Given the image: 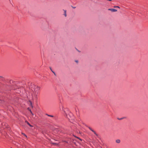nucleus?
<instances>
[{
	"label": "nucleus",
	"instance_id": "16",
	"mask_svg": "<svg viewBox=\"0 0 148 148\" xmlns=\"http://www.w3.org/2000/svg\"><path fill=\"white\" fill-rule=\"evenodd\" d=\"M32 114V115H34V114H33V113L32 112V113H31Z\"/></svg>",
	"mask_w": 148,
	"mask_h": 148
},
{
	"label": "nucleus",
	"instance_id": "15",
	"mask_svg": "<svg viewBox=\"0 0 148 148\" xmlns=\"http://www.w3.org/2000/svg\"><path fill=\"white\" fill-rule=\"evenodd\" d=\"M24 135L26 137H27L26 135L25 134H24Z\"/></svg>",
	"mask_w": 148,
	"mask_h": 148
},
{
	"label": "nucleus",
	"instance_id": "12",
	"mask_svg": "<svg viewBox=\"0 0 148 148\" xmlns=\"http://www.w3.org/2000/svg\"><path fill=\"white\" fill-rule=\"evenodd\" d=\"M30 113L31 114V113H32V111H31V109H30Z\"/></svg>",
	"mask_w": 148,
	"mask_h": 148
},
{
	"label": "nucleus",
	"instance_id": "7",
	"mask_svg": "<svg viewBox=\"0 0 148 148\" xmlns=\"http://www.w3.org/2000/svg\"><path fill=\"white\" fill-rule=\"evenodd\" d=\"M64 15L65 16V17L66 16V10H64Z\"/></svg>",
	"mask_w": 148,
	"mask_h": 148
},
{
	"label": "nucleus",
	"instance_id": "11",
	"mask_svg": "<svg viewBox=\"0 0 148 148\" xmlns=\"http://www.w3.org/2000/svg\"><path fill=\"white\" fill-rule=\"evenodd\" d=\"M114 8H120V7L119 6H114Z\"/></svg>",
	"mask_w": 148,
	"mask_h": 148
},
{
	"label": "nucleus",
	"instance_id": "9",
	"mask_svg": "<svg viewBox=\"0 0 148 148\" xmlns=\"http://www.w3.org/2000/svg\"><path fill=\"white\" fill-rule=\"evenodd\" d=\"M46 115H47L48 116L51 117H53V115H50L48 114H46Z\"/></svg>",
	"mask_w": 148,
	"mask_h": 148
},
{
	"label": "nucleus",
	"instance_id": "13",
	"mask_svg": "<svg viewBox=\"0 0 148 148\" xmlns=\"http://www.w3.org/2000/svg\"><path fill=\"white\" fill-rule=\"evenodd\" d=\"M28 109L30 111V109L29 108H28Z\"/></svg>",
	"mask_w": 148,
	"mask_h": 148
},
{
	"label": "nucleus",
	"instance_id": "2",
	"mask_svg": "<svg viewBox=\"0 0 148 148\" xmlns=\"http://www.w3.org/2000/svg\"><path fill=\"white\" fill-rule=\"evenodd\" d=\"M88 128L92 132L94 133L97 136H98L97 134L96 133V132L93 130L92 129L91 127H88Z\"/></svg>",
	"mask_w": 148,
	"mask_h": 148
},
{
	"label": "nucleus",
	"instance_id": "5",
	"mask_svg": "<svg viewBox=\"0 0 148 148\" xmlns=\"http://www.w3.org/2000/svg\"><path fill=\"white\" fill-rule=\"evenodd\" d=\"M60 109H62V110H64V107H63V105L61 104V105L60 106Z\"/></svg>",
	"mask_w": 148,
	"mask_h": 148
},
{
	"label": "nucleus",
	"instance_id": "3",
	"mask_svg": "<svg viewBox=\"0 0 148 148\" xmlns=\"http://www.w3.org/2000/svg\"><path fill=\"white\" fill-rule=\"evenodd\" d=\"M108 10H110L112 12H115L117 11L116 9H108Z\"/></svg>",
	"mask_w": 148,
	"mask_h": 148
},
{
	"label": "nucleus",
	"instance_id": "8",
	"mask_svg": "<svg viewBox=\"0 0 148 148\" xmlns=\"http://www.w3.org/2000/svg\"><path fill=\"white\" fill-rule=\"evenodd\" d=\"M50 69L51 70V71L54 74V75H56V73H55V72L54 71H53L52 69L51 68V67H50Z\"/></svg>",
	"mask_w": 148,
	"mask_h": 148
},
{
	"label": "nucleus",
	"instance_id": "10",
	"mask_svg": "<svg viewBox=\"0 0 148 148\" xmlns=\"http://www.w3.org/2000/svg\"><path fill=\"white\" fill-rule=\"evenodd\" d=\"M66 116L69 119H70L69 118V117H68V116H70V115H72V114L71 113H70V114L69 115H67L66 114Z\"/></svg>",
	"mask_w": 148,
	"mask_h": 148
},
{
	"label": "nucleus",
	"instance_id": "1",
	"mask_svg": "<svg viewBox=\"0 0 148 148\" xmlns=\"http://www.w3.org/2000/svg\"><path fill=\"white\" fill-rule=\"evenodd\" d=\"M31 89L33 92V95L36 97H37V95L39 93L40 88L37 85H33L31 88Z\"/></svg>",
	"mask_w": 148,
	"mask_h": 148
},
{
	"label": "nucleus",
	"instance_id": "14",
	"mask_svg": "<svg viewBox=\"0 0 148 148\" xmlns=\"http://www.w3.org/2000/svg\"><path fill=\"white\" fill-rule=\"evenodd\" d=\"M75 111H76V112H77V110H76V109H75Z\"/></svg>",
	"mask_w": 148,
	"mask_h": 148
},
{
	"label": "nucleus",
	"instance_id": "18",
	"mask_svg": "<svg viewBox=\"0 0 148 148\" xmlns=\"http://www.w3.org/2000/svg\"><path fill=\"white\" fill-rule=\"evenodd\" d=\"M73 8H75V7H73Z\"/></svg>",
	"mask_w": 148,
	"mask_h": 148
},
{
	"label": "nucleus",
	"instance_id": "4",
	"mask_svg": "<svg viewBox=\"0 0 148 148\" xmlns=\"http://www.w3.org/2000/svg\"><path fill=\"white\" fill-rule=\"evenodd\" d=\"M26 123L29 125L31 127H33V126L31 125H30L29 122H28L27 121H25Z\"/></svg>",
	"mask_w": 148,
	"mask_h": 148
},
{
	"label": "nucleus",
	"instance_id": "19",
	"mask_svg": "<svg viewBox=\"0 0 148 148\" xmlns=\"http://www.w3.org/2000/svg\"><path fill=\"white\" fill-rule=\"evenodd\" d=\"M0 77H2L1 76H0Z\"/></svg>",
	"mask_w": 148,
	"mask_h": 148
},
{
	"label": "nucleus",
	"instance_id": "17",
	"mask_svg": "<svg viewBox=\"0 0 148 148\" xmlns=\"http://www.w3.org/2000/svg\"><path fill=\"white\" fill-rule=\"evenodd\" d=\"M75 62H78V61H76H76H75Z\"/></svg>",
	"mask_w": 148,
	"mask_h": 148
},
{
	"label": "nucleus",
	"instance_id": "6",
	"mask_svg": "<svg viewBox=\"0 0 148 148\" xmlns=\"http://www.w3.org/2000/svg\"><path fill=\"white\" fill-rule=\"evenodd\" d=\"M116 142L117 143H120L121 141L119 139H117L116 140Z\"/></svg>",
	"mask_w": 148,
	"mask_h": 148
}]
</instances>
